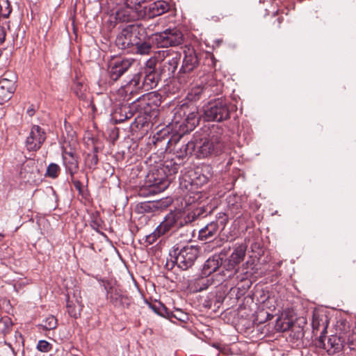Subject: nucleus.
<instances>
[{"label":"nucleus","mask_w":356,"mask_h":356,"mask_svg":"<svg viewBox=\"0 0 356 356\" xmlns=\"http://www.w3.org/2000/svg\"><path fill=\"white\" fill-rule=\"evenodd\" d=\"M149 39L157 48L176 47L184 41L182 33L176 28L152 33L149 35Z\"/></svg>","instance_id":"obj_8"},{"label":"nucleus","mask_w":356,"mask_h":356,"mask_svg":"<svg viewBox=\"0 0 356 356\" xmlns=\"http://www.w3.org/2000/svg\"><path fill=\"white\" fill-rule=\"evenodd\" d=\"M47 138L43 129L38 125L32 126L30 133L25 141L26 149L29 152H36L40 149Z\"/></svg>","instance_id":"obj_17"},{"label":"nucleus","mask_w":356,"mask_h":356,"mask_svg":"<svg viewBox=\"0 0 356 356\" xmlns=\"http://www.w3.org/2000/svg\"><path fill=\"white\" fill-rule=\"evenodd\" d=\"M159 70L165 80L174 77L181 59L179 51L172 49L158 51Z\"/></svg>","instance_id":"obj_7"},{"label":"nucleus","mask_w":356,"mask_h":356,"mask_svg":"<svg viewBox=\"0 0 356 356\" xmlns=\"http://www.w3.org/2000/svg\"><path fill=\"white\" fill-rule=\"evenodd\" d=\"M169 8V4L167 2L157 1L144 7V15L148 18H153L166 13Z\"/></svg>","instance_id":"obj_22"},{"label":"nucleus","mask_w":356,"mask_h":356,"mask_svg":"<svg viewBox=\"0 0 356 356\" xmlns=\"http://www.w3.org/2000/svg\"><path fill=\"white\" fill-rule=\"evenodd\" d=\"M102 220L98 216L94 217L90 222L91 227L98 232H100L102 229Z\"/></svg>","instance_id":"obj_50"},{"label":"nucleus","mask_w":356,"mask_h":356,"mask_svg":"<svg viewBox=\"0 0 356 356\" xmlns=\"http://www.w3.org/2000/svg\"><path fill=\"white\" fill-rule=\"evenodd\" d=\"M154 97V93L149 92L141 95L131 104L120 105L113 112L112 119L115 124H120L131 119L139 109L143 110L145 113L148 112L147 107L151 108L150 100Z\"/></svg>","instance_id":"obj_2"},{"label":"nucleus","mask_w":356,"mask_h":356,"mask_svg":"<svg viewBox=\"0 0 356 356\" xmlns=\"http://www.w3.org/2000/svg\"><path fill=\"white\" fill-rule=\"evenodd\" d=\"M295 328H298V331L295 334L296 338L302 337L303 336L302 329L300 327H296L290 319L287 318H278L276 321L275 329L277 331L286 332L291 330L293 332Z\"/></svg>","instance_id":"obj_27"},{"label":"nucleus","mask_w":356,"mask_h":356,"mask_svg":"<svg viewBox=\"0 0 356 356\" xmlns=\"http://www.w3.org/2000/svg\"><path fill=\"white\" fill-rule=\"evenodd\" d=\"M57 325V319L54 316H49L43 321L42 326L44 330H51L55 329Z\"/></svg>","instance_id":"obj_42"},{"label":"nucleus","mask_w":356,"mask_h":356,"mask_svg":"<svg viewBox=\"0 0 356 356\" xmlns=\"http://www.w3.org/2000/svg\"><path fill=\"white\" fill-rule=\"evenodd\" d=\"M6 38V33L4 29L0 26V44H2Z\"/></svg>","instance_id":"obj_57"},{"label":"nucleus","mask_w":356,"mask_h":356,"mask_svg":"<svg viewBox=\"0 0 356 356\" xmlns=\"http://www.w3.org/2000/svg\"><path fill=\"white\" fill-rule=\"evenodd\" d=\"M209 181V177L202 175H200L199 177H196V180H195V184L198 185V184H200V185H203L204 184H207Z\"/></svg>","instance_id":"obj_56"},{"label":"nucleus","mask_w":356,"mask_h":356,"mask_svg":"<svg viewBox=\"0 0 356 356\" xmlns=\"http://www.w3.org/2000/svg\"><path fill=\"white\" fill-rule=\"evenodd\" d=\"M186 317V314L181 312L180 309H177L174 312L170 311V316H167V318L171 319L172 318H176L181 321H184V318Z\"/></svg>","instance_id":"obj_48"},{"label":"nucleus","mask_w":356,"mask_h":356,"mask_svg":"<svg viewBox=\"0 0 356 356\" xmlns=\"http://www.w3.org/2000/svg\"><path fill=\"white\" fill-rule=\"evenodd\" d=\"M327 317L324 314H319L318 313H314L312 317V326L313 328V332L315 330L318 331L321 328H322V331L321 334H324L327 332Z\"/></svg>","instance_id":"obj_31"},{"label":"nucleus","mask_w":356,"mask_h":356,"mask_svg":"<svg viewBox=\"0 0 356 356\" xmlns=\"http://www.w3.org/2000/svg\"><path fill=\"white\" fill-rule=\"evenodd\" d=\"M83 85L81 83H76L74 86L73 90L76 94V97L79 99H83L86 97V94L82 90Z\"/></svg>","instance_id":"obj_47"},{"label":"nucleus","mask_w":356,"mask_h":356,"mask_svg":"<svg viewBox=\"0 0 356 356\" xmlns=\"http://www.w3.org/2000/svg\"><path fill=\"white\" fill-rule=\"evenodd\" d=\"M142 29L136 24H130L124 28L115 39L116 46L130 53L133 49ZM144 31V30H143Z\"/></svg>","instance_id":"obj_9"},{"label":"nucleus","mask_w":356,"mask_h":356,"mask_svg":"<svg viewBox=\"0 0 356 356\" xmlns=\"http://www.w3.org/2000/svg\"><path fill=\"white\" fill-rule=\"evenodd\" d=\"M140 194H141V195H145V194L143 193V188H141V189H140Z\"/></svg>","instance_id":"obj_60"},{"label":"nucleus","mask_w":356,"mask_h":356,"mask_svg":"<svg viewBox=\"0 0 356 356\" xmlns=\"http://www.w3.org/2000/svg\"><path fill=\"white\" fill-rule=\"evenodd\" d=\"M236 197L234 196H229L227 197L228 208L234 214L240 213L241 205L240 202L234 201Z\"/></svg>","instance_id":"obj_40"},{"label":"nucleus","mask_w":356,"mask_h":356,"mask_svg":"<svg viewBox=\"0 0 356 356\" xmlns=\"http://www.w3.org/2000/svg\"><path fill=\"white\" fill-rule=\"evenodd\" d=\"M15 81L7 78L0 79V104L8 101L15 92Z\"/></svg>","instance_id":"obj_23"},{"label":"nucleus","mask_w":356,"mask_h":356,"mask_svg":"<svg viewBox=\"0 0 356 356\" xmlns=\"http://www.w3.org/2000/svg\"><path fill=\"white\" fill-rule=\"evenodd\" d=\"M247 250V245L245 243H236L234 247V250L229 257V263L231 266H234L239 264L244 260Z\"/></svg>","instance_id":"obj_28"},{"label":"nucleus","mask_w":356,"mask_h":356,"mask_svg":"<svg viewBox=\"0 0 356 356\" xmlns=\"http://www.w3.org/2000/svg\"><path fill=\"white\" fill-rule=\"evenodd\" d=\"M136 113H138V115L131 124L132 129L143 128L147 123V118L142 113V110H138Z\"/></svg>","instance_id":"obj_37"},{"label":"nucleus","mask_w":356,"mask_h":356,"mask_svg":"<svg viewBox=\"0 0 356 356\" xmlns=\"http://www.w3.org/2000/svg\"><path fill=\"white\" fill-rule=\"evenodd\" d=\"M127 11L124 10H118L116 13V19L121 21H129V15L127 13Z\"/></svg>","instance_id":"obj_52"},{"label":"nucleus","mask_w":356,"mask_h":356,"mask_svg":"<svg viewBox=\"0 0 356 356\" xmlns=\"http://www.w3.org/2000/svg\"><path fill=\"white\" fill-rule=\"evenodd\" d=\"M199 65V59L194 49L184 50V57L181 66L177 72V79L180 82L185 81V74L192 72Z\"/></svg>","instance_id":"obj_15"},{"label":"nucleus","mask_w":356,"mask_h":356,"mask_svg":"<svg viewBox=\"0 0 356 356\" xmlns=\"http://www.w3.org/2000/svg\"><path fill=\"white\" fill-rule=\"evenodd\" d=\"M71 181L73 183L74 188L79 193H82V183L74 178V175L70 176Z\"/></svg>","instance_id":"obj_54"},{"label":"nucleus","mask_w":356,"mask_h":356,"mask_svg":"<svg viewBox=\"0 0 356 356\" xmlns=\"http://www.w3.org/2000/svg\"><path fill=\"white\" fill-rule=\"evenodd\" d=\"M147 0H124V4L127 8L137 10L141 4Z\"/></svg>","instance_id":"obj_46"},{"label":"nucleus","mask_w":356,"mask_h":356,"mask_svg":"<svg viewBox=\"0 0 356 356\" xmlns=\"http://www.w3.org/2000/svg\"><path fill=\"white\" fill-rule=\"evenodd\" d=\"M135 63L134 59L115 58L111 60L108 65V74L113 81L118 80Z\"/></svg>","instance_id":"obj_13"},{"label":"nucleus","mask_w":356,"mask_h":356,"mask_svg":"<svg viewBox=\"0 0 356 356\" xmlns=\"http://www.w3.org/2000/svg\"><path fill=\"white\" fill-rule=\"evenodd\" d=\"M236 106L225 98L210 101L204 108L203 118L207 122H221L229 120L231 113L236 111Z\"/></svg>","instance_id":"obj_5"},{"label":"nucleus","mask_w":356,"mask_h":356,"mask_svg":"<svg viewBox=\"0 0 356 356\" xmlns=\"http://www.w3.org/2000/svg\"><path fill=\"white\" fill-rule=\"evenodd\" d=\"M245 282H247V286L250 287V284H249L250 282L248 280H245Z\"/></svg>","instance_id":"obj_59"},{"label":"nucleus","mask_w":356,"mask_h":356,"mask_svg":"<svg viewBox=\"0 0 356 356\" xmlns=\"http://www.w3.org/2000/svg\"><path fill=\"white\" fill-rule=\"evenodd\" d=\"M107 300L115 308L124 309L131 304V298L120 289L113 286L109 282L104 284Z\"/></svg>","instance_id":"obj_10"},{"label":"nucleus","mask_w":356,"mask_h":356,"mask_svg":"<svg viewBox=\"0 0 356 356\" xmlns=\"http://www.w3.org/2000/svg\"><path fill=\"white\" fill-rule=\"evenodd\" d=\"M210 76L211 78L207 83V86H196L191 89L187 95V99L188 100L191 102L199 100L208 87H210L214 92L219 93L222 92L224 84L221 80H216L217 74L215 73Z\"/></svg>","instance_id":"obj_14"},{"label":"nucleus","mask_w":356,"mask_h":356,"mask_svg":"<svg viewBox=\"0 0 356 356\" xmlns=\"http://www.w3.org/2000/svg\"><path fill=\"white\" fill-rule=\"evenodd\" d=\"M6 347L3 348L2 350V353L4 356H15V353L13 348L10 346V344H6Z\"/></svg>","instance_id":"obj_53"},{"label":"nucleus","mask_w":356,"mask_h":356,"mask_svg":"<svg viewBox=\"0 0 356 356\" xmlns=\"http://www.w3.org/2000/svg\"><path fill=\"white\" fill-rule=\"evenodd\" d=\"M13 323L10 318H2L0 321V332L3 334L6 335L10 333L13 328Z\"/></svg>","instance_id":"obj_39"},{"label":"nucleus","mask_w":356,"mask_h":356,"mask_svg":"<svg viewBox=\"0 0 356 356\" xmlns=\"http://www.w3.org/2000/svg\"><path fill=\"white\" fill-rule=\"evenodd\" d=\"M195 143L197 149V156L199 158L220 154L225 148V136L222 134V129H213L207 137L201 138L199 142Z\"/></svg>","instance_id":"obj_3"},{"label":"nucleus","mask_w":356,"mask_h":356,"mask_svg":"<svg viewBox=\"0 0 356 356\" xmlns=\"http://www.w3.org/2000/svg\"><path fill=\"white\" fill-rule=\"evenodd\" d=\"M157 63L159 64V59L158 58V51L154 54V56L150 57L145 62L143 67V73L159 72V68H156Z\"/></svg>","instance_id":"obj_35"},{"label":"nucleus","mask_w":356,"mask_h":356,"mask_svg":"<svg viewBox=\"0 0 356 356\" xmlns=\"http://www.w3.org/2000/svg\"><path fill=\"white\" fill-rule=\"evenodd\" d=\"M348 346L351 350H356V333H353L349 337Z\"/></svg>","instance_id":"obj_55"},{"label":"nucleus","mask_w":356,"mask_h":356,"mask_svg":"<svg viewBox=\"0 0 356 356\" xmlns=\"http://www.w3.org/2000/svg\"><path fill=\"white\" fill-rule=\"evenodd\" d=\"M37 348L41 352L47 353L51 350V345L47 341L40 340L37 345Z\"/></svg>","instance_id":"obj_49"},{"label":"nucleus","mask_w":356,"mask_h":356,"mask_svg":"<svg viewBox=\"0 0 356 356\" xmlns=\"http://www.w3.org/2000/svg\"><path fill=\"white\" fill-rule=\"evenodd\" d=\"M153 202L155 207V211H156L167 208L171 204L172 201L170 199L165 198L153 201Z\"/></svg>","instance_id":"obj_45"},{"label":"nucleus","mask_w":356,"mask_h":356,"mask_svg":"<svg viewBox=\"0 0 356 356\" xmlns=\"http://www.w3.org/2000/svg\"><path fill=\"white\" fill-rule=\"evenodd\" d=\"M227 222V215L225 213H219L215 221L208 223L199 231V239L201 241L210 240L218 235L219 229L223 230Z\"/></svg>","instance_id":"obj_12"},{"label":"nucleus","mask_w":356,"mask_h":356,"mask_svg":"<svg viewBox=\"0 0 356 356\" xmlns=\"http://www.w3.org/2000/svg\"><path fill=\"white\" fill-rule=\"evenodd\" d=\"M175 140L176 136H173L172 138H170V136L165 133L157 132L153 136L152 138V143L156 149H158L159 151L164 152L167 151L168 148L169 147V145H171L172 143Z\"/></svg>","instance_id":"obj_24"},{"label":"nucleus","mask_w":356,"mask_h":356,"mask_svg":"<svg viewBox=\"0 0 356 356\" xmlns=\"http://www.w3.org/2000/svg\"><path fill=\"white\" fill-rule=\"evenodd\" d=\"M325 334H321L315 341L316 346L325 350L330 355L339 352L342 349L343 341L341 337L337 335H332L327 339V343L325 342Z\"/></svg>","instance_id":"obj_18"},{"label":"nucleus","mask_w":356,"mask_h":356,"mask_svg":"<svg viewBox=\"0 0 356 356\" xmlns=\"http://www.w3.org/2000/svg\"><path fill=\"white\" fill-rule=\"evenodd\" d=\"M200 252L197 245L175 244L170 250L169 254L178 268L187 270L194 266Z\"/></svg>","instance_id":"obj_4"},{"label":"nucleus","mask_w":356,"mask_h":356,"mask_svg":"<svg viewBox=\"0 0 356 356\" xmlns=\"http://www.w3.org/2000/svg\"><path fill=\"white\" fill-rule=\"evenodd\" d=\"M66 307L67 313L70 316L74 318H78L80 316L82 305L78 301L74 302L67 299Z\"/></svg>","instance_id":"obj_34"},{"label":"nucleus","mask_w":356,"mask_h":356,"mask_svg":"<svg viewBox=\"0 0 356 356\" xmlns=\"http://www.w3.org/2000/svg\"><path fill=\"white\" fill-rule=\"evenodd\" d=\"M222 263V259L220 255H213L204 262L202 270V275L209 277L220 267Z\"/></svg>","instance_id":"obj_26"},{"label":"nucleus","mask_w":356,"mask_h":356,"mask_svg":"<svg viewBox=\"0 0 356 356\" xmlns=\"http://www.w3.org/2000/svg\"><path fill=\"white\" fill-rule=\"evenodd\" d=\"M136 211L138 213H151L155 212L153 201L141 202L136 205Z\"/></svg>","instance_id":"obj_36"},{"label":"nucleus","mask_w":356,"mask_h":356,"mask_svg":"<svg viewBox=\"0 0 356 356\" xmlns=\"http://www.w3.org/2000/svg\"><path fill=\"white\" fill-rule=\"evenodd\" d=\"M27 113L29 114V116H33L35 113V111L33 108L28 109Z\"/></svg>","instance_id":"obj_58"},{"label":"nucleus","mask_w":356,"mask_h":356,"mask_svg":"<svg viewBox=\"0 0 356 356\" xmlns=\"http://www.w3.org/2000/svg\"><path fill=\"white\" fill-rule=\"evenodd\" d=\"M60 172V167L54 163H51L47 168L44 176L46 177L56 179Z\"/></svg>","instance_id":"obj_38"},{"label":"nucleus","mask_w":356,"mask_h":356,"mask_svg":"<svg viewBox=\"0 0 356 356\" xmlns=\"http://www.w3.org/2000/svg\"><path fill=\"white\" fill-rule=\"evenodd\" d=\"M212 284V278L202 275V276L199 277L194 282L190 283L188 286L193 292H198L207 289Z\"/></svg>","instance_id":"obj_30"},{"label":"nucleus","mask_w":356,"mask_h":356,"mask_svg":"<svg viewBox=\"0 0 356 356\" xmlns=\"http://www.w3.org/2000/svg\"><path fill=\"white\" fill-rule=\"evenodd\" d=\"M143 72H137L131 76V78L121 86L119 89V94L124 97V99L129 101L131 97L136 95L143 90Z\"/></svg>","instance_id":"obj_16"},{"label":"nucleus","mask_w":356,"mask_h":356,"mask_svg":"<svg viewBox=\"0 0 356 356\" xmlns=\"http://www.w3.org/2000/svg\"><path fill=\"white\" fill-rule=\"evenodd\" d=\"M273 26L274 29H277L281 26L282 23L284 21V17L282 15H275L273 17Z\"/></svg>","instance_id":"obj_51"},{"label":"nucleus","mask_w":356,"mask_h":356,"mask_svg":"<svg viewBox=\"0 0 356 356\" xmlns=\"http://www.w3.org/2000/svg\"><path fill=\"white\" fill-rule=\"evenodd\" d=\"M182 133L179 136H176V140H174L175 145L174 147L175 154L179 161H182L188 154H191L196 149V145L195 142L191 140L187 143L184 142L182 145H179V142L183 138Z\"/></svg>","instance_id":"obj_21"},{"label":"nucleus","mask_w":356,"mask_h":356,"mask_svg":"<svg viewBox=\"0 0 356 356\" xmlns=\"http://www.w3.org/2000/svg\"><path fill=\"white\" fill-rule=\"evenodd\" d=\"M189 221H191L189 216H188L186 218L181 212H170L165 217L158 228L161 230V234L164 235L170 230L178 229L184 227Z\"/></svg>","instance_id":"obj_11"},{"label":"nucleus","mask_w":356,"mask_h":356,"mask_svg":"<svg viewBox=\"0 0 356 356\" xmlns=\"http://www.w3.org/2000/svg\"><path fill=\"white\" fill-rule=\"evenodd\" d=\"M163 235V234H161V230L157 227L152 233L146 236L145 241L147 244L152 245L155 243L160 236Z\"/></svg>","instance_id":"obj_44"},{"label":"nucleus","mask_w":356,"mask_h":356,"mask_svg":"<svg viewBox=\"0 0 356 356\" xmlns=\"http://www.w3.org/2000/svg\"><path fill=\"white\" fill-rule=\"evenodd\" d=\"M0 11L3 17H8L12 11L11 6L8 0H0Z\"/></svg>","instance_id":"obj_43"},{"label":"nucleus","mask_w":356,"mask_h":356,"mask_svg":"<svg viewBox=\"0 0 356 356\" xmlns=\"http://www.w3.org/2000/svg\"><path fill=\"white\" fill-rule=\"evenodd\" d=\"M19 177L25 183L34 184L38 181L39 170L34 160L30 159L24 162L19 170Z\"/></svg>","instance_id":"obj_20"},{"label":"nucleus","mask_w":356,"mask_h":356,"mask_svg":"<svg viewBox=\"0 0 356 356\" xmlns=\"http://www.w3.org/2000/svg\"><path fill=\"white\" fill-rule=\"evenodd\" d=\"M225 299L222 293H210L204 301V306L209 309H216L219 308Z\"/></svg>","instance_id":"obj_32"},{"label":"nucleus","mask_w":356,"mask_h":356,"mask_svg":"<svg viewBox=\"0 0 356 356\" xmlns=\"http://www.w3.org/2000/svg\"><path fill=\"white\" fill-rule=\"evenodd\" d=\"M153 45V42H152L149 39V35L147 36V39H142L139 35L130 53L141 56H147L152 52Z\"/></svg>","instance_id":"obj_25"},{"label":"nucleus","mask_w":356,"mask_h":356,"mask_svg":"<svg viewBox=\"0 0 356 356\" xmlns=\"http://www.w3.org/2000/svg\"><path fill=\"white\" fill-rule=\"evenodd\" d=\"M62 159L66 174L70 176L75 175L79 169V156L76 152L72 148L70 150L63 148Z\"/></svg>","instance_id":"obj_19"},{"label":"nucleus","mask_w":356,"mask_h":356,"mask_svg":"<svg viewBox=\"0 0 356 356\" xmlns=\"http://www.w3.org/2000/svg\"><path fill=\"white\" fill-rule=\"evenodd\" d=\"M200 115L198 108L193 104H183L177 111L174 121L182 134L193 131L199 124Z\"/></svg>","instance_id":"obj_6"},{"label":"nucleus","mask_w":356,"mask_h":356,"mask_svg":"<svg viewBox=\"0 0 356 356\" xmlns=\"http://www.w3.org/2000/svg\"><path fill=\"white\" fill-rule=\"evenodd\" d=\"M163 76L159 72H146L143 73V90L148 91L156 87L159 81Z\"/></svg>","instance_id":"obj_29"},{"label":"nucleus","mask_w":356,"mask_h":356,"mask_svg":"<svg viewBox=\"0 0 356 356\" xmlns=\"http://www.w3.org/2000/svg\"><path fill=\"white\" fill-rule=\"evenodd\" d=\"M3 17V13H1V11H0V17Z\"/></svg>","instance_id":"obj_61"},{"label":"nucleus","mask_w":356,"mask_h":356,"mask_svg":"<svg viewBox=\"0 0 356 356\" xmlns=\"http://www.w3.org/2000/svg\"><path fill=\"white\" fill-rule=\"evenodd\" d=\"M0 236H3V235H2V234H0Z\"/></svg>","instance_id":"obj_62"},{"label":"nucleus","mask_w":356,"mask_h":356,"mask_svg":"<svg viewBox=\"0 0 356 356\" xmlns=\"http://www.w3.org/2000/svg\"><path fill=\"white\" fill-rule=\"evenodd\" d=\"M152 309L159 315L166 317L170 316V311L168 309L163 305L161 302H158L157 305H151Z\"/></svg>","instance_id":"obj_41"},{"label":"nucleus","mask_w":356,"mask_h":356,"mask_svg":"<svg viewBox=\"0 0 356 356\" xmlns=\"http://www.w3.org/2000/svg\"><path fill=\"white\" fill-rule=\"evenodd\" d=\"M97 153L98 148L97 147H94L92 151L90 153H88L86 156L84 163L88 168L92 170L96 169L99 161Z\"/></svg>","instance_id":"obj_33"},{"label":"nucleus","mask_w":356,"mask_h":356,"mask_svg":"<svg viewBox=\"0 0 356 356\" xmlns=\"http://www.w3.org/2000/svg\"><path fill=\"white\" fill-rule=\"evenodd\" d=\"M179 165L177 163L172 164V161L165 162L162 166L150 171L147 176V183L149 184L147 195H154L165 191L170 184L168 174H176Z\"/></svg>","instance_id":"obj_1"}]
</instances>
